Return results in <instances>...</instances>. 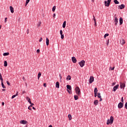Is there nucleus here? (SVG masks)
Listing matches in <instances>:
<instances>
[{"label":"nucleus","instance_id":"nucleus-1","mask_svg":"<svg viewBox=\"0 0 127 127\" xmlns=\"http://www.w3.org/2000/svg\"><path fill=\"white\" fill-rule=\"evenodd\" d=\"M114 121V118L113 116H111L110 119L107 120V125H112L113 124Z\"/></svg>","mask_w":127,"mask_h":127},{"label":"nucleus","instance_id":"nucleus-2","mask_svg":"<svg viewBox=\"0 0 127 127\" xmlns=\"http://www.w3.org/2000/svg\"><path fill=\"white\" fill-rule=\"evenodd\" d=\"M75 93L77 95H78V96H79V95H80L81 94V91L80 89L79 88V87L76 86L75 88Z\"/></svg>","mask_w":127,"mask_h":127},{"label":"nucleus","instance_id":"nucleus-3","mask_svg":"<svg viewBox=\"0 0 127 127\" xmlns=\"http://www.w3.org/2000/svg\"><path fill=\"white\" fill-rule=\"evenodd\" d=\"M112 0H108L107 1H104V4L105 6H109Z\"/></svg>","mask_w":127,"mask_h":127},{"label":"nucleus","instance_id":"nucleus-4","mask_svg":"<svg viewBox=\"0 0 127 127\" xmlns=\"http://www.w3.org/2000/svg\"><path fill=\"white\" fill-rule=\"evenodd\" d=\"M85 62L84 60H82L80 62L78 63V64H79L80 66L82 67L85 65Z\"/></svg>","mask_w":127,"mask_h":127},{"label":"nucleus","instance_id":"nucleus-5","mask_svg":"<svg viewBox=\"0 0 127 127\" xmlns=\"http://www.w3.org/2000/svg\"><path fill=\"white\" fill-rule=\"evenodd\" d=\"M124 106V104L122 102H120L118 105V109H122V108H123Z\"/></svg>","mask_w":127,"mask_h":127},{"label":"nucleus","instance_id":"nucleus-6","mask_svg":"<svg viewBox=\"0 0 127 127\" xmlns=\"http://www.w3.org/2000/svg\"><path fill=\"white\" fill-rule=\"evenodd\" d=\"M94 77L93 76H90V78H89V83L90 84H92V83H93V82H94Z\"/></svg>","mask_w":127,"mask_h":127},{"label":"nucleus","instance_id":"nucleus-7","mask_svg":"<svg viewBox=\"0 0 127 127\" xmlns=\"http://www.w3.org/2000/svg\"><path fill=\"white\" fill-rule=\"evenodd\" d=\"M119 87V84H117L116 86H114L113 91L116 92V90H118Z\"/></svg>","mask_w":127,"mask_h":127},{"label":"nucleus","instance_id":"nucleus-8","mask_svg":"<svg viewBox=\"0 0 127 127\" xmlns=\"http://www.w3.org/2000/svg\"><path fill=\"white\" fill-rule=\"evenodd\" d=\"M20 124H22V125H26V124H27V121L25 120L20 121Z\"/></svg>","mask_w":127,"mask_h":127},{"label":"nucleus","instance_id":"nucleus-9","mask_svg":"<svg viewBox=\"0 0 127 127\" xmlns=\"http://www.w3.org/2000/svg\"><path fill=\"white\" fill-rule=\"evenodd\" d=\"M71 61L73 63H76L77 62V60L74 57L71 58Z\"/></svg>","mask_w":127,"mask_h":127},{"label":"nucleus","instance_id":"nucleus-10","mask_svg":"<svg viewBox=\"0 0 127 127\" xmlns=\"http://www.w3.org/2000/svg\"><path fill=\"white\" fill-rule=\"evenodd\" d=\"M119 22H120V25L123 24V18L122 17L120 18Z\"/></svg>","mask_w":127,"mask_h":127},{"label":"nucleus","instance_id":"nucleus-11","mask_svg":"<svg viewBox=\"0 0 127 127\" xmlns=\"http://www.w3.org/2000/svg\"><path fill=\"white\" fill-rule=\"evenodd\" d=\"M114 21L115 22V25H117V24L119 23L118 19L117 18V17L116 16H115V20H114Z\"/></svg>","mask_w":127,"mask_h":127},{"label":"nucleus","instance_id":"nucleus-12","mask_svg":"<svg viewBox=\"0 0 127 127\" xmlns=\"http://www.w3.org/2000/svg\"><path fill=\"white\" fill-rule=\"evenodd\" d=\"M56 88H57L58 89H59L60 88V83L58 81L56 83Z\"/></svg>","mask_w":127,"mask_h":127},{"label":"nucleus","instance_id":"nucleus-13","mask_svg":"<svg viewBox=\"0 0 127 127\" xmlns=\"http://www.w3.org/2000/svg\"><path fill=\"white\" fill-rule=\"evenodd\" d=\"M66 89L67 90H69V91H71V90L72 89V87L70 85H66Z\"/></svg>","mask_w":127,"mask_h":127},{"label":"nucleus","instance_id":"nucleus-14","mask_svg":"<svg viewBox=\"0 0 127 127\" xmlns=\"http://www.w3.org/2000/svg\"><path fill=\"white\" fill-rule=\"evenodd\" d=\"M119 7L121 9H123L125 7V5L123 4H122L121 5L119 6Z\"/></svg>","mask_w":127,"mask_h":127},{"label":"nucleus","instance_id":"nucleus-15","mask_svg":"<svg viewBox=\"0 0 127 127\" xmlns=\"http://www.w3.org/2000/svg\"><path fill=\"white\" fill-rule=\"evenodd\" d=\"M46 44L47 46H48L49 45V39L48 38H46Z\"/></svg>","mask_w":127,"mask_h":127},{"label":"nucleus","instance_id":"nucleus-16","mask_svg":"<svg viewBox=\"0 0 127 127\" xmlns=\"http://www.w3.org/2000/svg\"><path fill=\"white\" fill-rule=\"evenodd\" d=\"M121 89H123V88H125L126 84L125 83H122L120 84Z\"/></svg>","mask_w":127,"mask_h":127},{"label":"nucleus","instance_id":"nucleus-17","mask_svg":"<svg viewBox=\"0 0 127 127\" xmlns=\"http://www.w3.org/2000/svg\"><path fill=\"white\" fill-rule=\"evenodd\" d=\"M66 23V21H64V22L63 23V26H62L63 28H65Z\"/></svg>","mask_w":127,"mask_h":127},{"label":"nucleus","instance_id":"nucleus-18","mask_svg":"<svg viewBox=\"0 0 127 127\" xmlns=\"http://www.w3.org/2000/svg\"><path fill=\"white\" fill-rule=\"evenodd\" d=\"M10 11H11V13H14V8L12 6H10Z\"/></svg>","mask_w":127,"mask_h":127},{"label":"nucleus","instance_id":"nucleus-19","mask_svg":"<svg viewBox=\"0 0 127 127\" xmlns=\"http://www.w3.org/2000/svg\"><path fill=\"white\" fill-rule=\"evenodd\" d=\"M71 76H70V75H68V76H67V77H66V80L67 81L70 80H71Z\"/></svg>","mask_w":127,"mask_h":127},{"label":"nucleus","instance_id":"nucleus-20","mask_svg":"<svg viewBox=\"0 0 127 127\" xmlns=\"http://www.w3.org/2000/svg\"><path fill=\"white\" fill-rule=\"evenodd\" d=\"M98 103H99V101L97 100H96L94 101V105H95V106H97Z\"/></svg>","mask_w":127,"mask_h":127},{"label":"nucleus","instance_id":"nucleus-21","mask_svg":"<svg viewBox=\"0 0 127 127\" xmlns=\"http://www.w3.org/2000/svg\"><path fill=\"white\" fill-rule=\"evenodd\" d=\"M26 100H27V101H28V102L30 104L31 103V99L30 98H29L28 97H26Z\"/></svg>","mask_w":127,"mask_h":127},{"label":"nucleus","instance_id":"nucleus-22","mask_svg":"<svg viewBox=\"0 0 127 127\" xmlns=\"http://www.w3.org/2000/svg\"><path fill=\"white\" fill-rule=\"evenodd\" d=\"M121 44L124 45L126 43V41L124 39H122V41H120Z\"/></svg>","mask_w":127,"mask_h":127},{"label":"nucleus","instance_id":"nucleus-23","mask_svg":"<svg viewBox=\"0 0 127 127\" xmlns=\"http://www.w3.org/2000/svg\"><path fill=\"white\" fill-rule=\"evenodd\" d=\"M98 89H97V87H95V88H94V93H96V94H98Z\"/></svg>","mask_w":127,"mask_h":127},{"label":"nucleus","instance_id":"nucleus-24","mask_svg":"<svg viewBox=\"0 0 127 127\" xmlns=\"http://www.w3.org/2000/svg\"><path fill=\"white\" fill-rule=\"evenodd\" d=\"M74 99L75 101H77V100H78V96L77 95H74Z\"/></svg>","mask_w":127,"mask_h":127},{"label":"nucleus","instance_id":"nucleus-25","mask_svg":"<svg viewBox=\"0 0 127 127\" xmlns=\"http://www.w3.org/2000/svg\"><path fill=\"white\" fill-rule=\"evenodd\" d=\"M68 118L69 121H71L72 120V116L70 114L68 115Z\"/></svg>","mask_w":127,"mask_h":127},{"label":"nucleus","instance_id":"nucleus-26","mask_svg":"<svg viewBox=\"0 0 127 127\" xmlns=\"http://www.w3.org/2000/svg\"><path fill=\"white\" fill-rule=\"evenodd\" d=\"M41 72H39L38 74V80H39L41 76Z\"/></svg>","mask_w":127,"mask_h":127},{"label":"nucleus","instance_id":"nucleus-27","mask_svg":"<svg viewBox=\"0 0 127 127\" xmlns=\"http://www.w3.org/2000/svg\"><path fill=\"white\" fill-rule=\"evenodd\" d=\"M7 66V61H4V66L6 67Z\"/></svg>","mask_w":127,"mask_h":127},{"label":"nucleus","instance_id":"nucleus-28","mask_svg":"<svg viewBox=\"0 0 127 127\" xmlns=\"http://www.w3.org/2000/svg\"><path fill=\"white\" fill-rule=\"evenodd\" d=\"M56 9V6H54L53 7V8H52V11L53 12H55Z\"/></svg>","mask_w":127,"mask_h":127},{"label":"nucleus","instance_id":"nucleus-29","mask_svg":"<svg viewBox=\"0 0 127 127\" xmlns=\"http://www.w3.org/2000/svg\"><path fill=\"white\" fill-rule=\"evenodd\" d=\"M9 53L8 52L7 53H3V56H8L9 55Z\"/></svg>","mask_w":127,"mask_h":127},{"label":"nucleus","instance_id":"nucleus-30","mask_svg":"<svg viewBox=\"0 0 127 127\" xmlns=\"http://www.w3.org/2000/svg\"><path fill=\"white\" fill-rule=\"evenodd\" d=\"M114 3H115V4H119V2L118 1V0H114Z\"/></svg>","mask_w":127,"mask_h":127},{"label":"nucleus","instance_id":"nucleus-31","mask_svg":"<svg viewBox=\"0 0 127 127\" xmlns=\"http://www.w3.org/2000/svg\"><path fill=\"white\" fill-rule=\"evenodd\" d=\"M41 23L42 22L41 21H39L38 24H37V27H40L41 26Z\"/></svg>","mask_w":127,"mask_h":127},{"label":"nucleus","instance_id":"nucleus-32","mask_svg":"<svg viewBox=\"0 0 127 127\" xmlns=\"http://www.w3.org/2000/svg\"><path fill=\"white\" fill-rule=\"evenodd\" d=\"M97 97L99 98H101V93H97Z\"/></svg>","mask_w":127,"mask_h":127},{"label":"nucleus","instance_id":"nucleus-33","mask_svg":"<svg viewBox=\"0 0 127 127\" xmlns=\"http://www.w3.org/2000/svg\"><path fill=\"white\" fill-rule=\"evenodd\" d=\"M1 85L2 86V88H3V89H5L6 87L4 86L3 82L1 83Z\"/></svg>","mask_w":127,"mask_h":127},{"label":"nucleus","instance_id":"nucleus-34","mask_svg":"<svg viewBox=\"0 0 127 127\" xmlns=\"http://www.w3.org/2000/svg\"><path fill=\"white\" fill-rule=\"evenodd\" d=\"M16 96H18V92H17V94H16V95H14L13 96H12V99H14V98H15V97H16Z\"/></svg>","mask_w":127,"mask_h":127},{"label":"nucleus","instance_id":"nucleus-35","mask_svg":"<svg viewBox=\"0 0 127 127\" xmlns=\"http://www.w3.org/2000/svg\"><path fill=\"white\" fill-rule=\"evenodd\" d=\"M30 0H26V4H25V6H27L28 3L29 2Z\"/></svg>","mask_w":127,"mask_h":127},{"label":"nucleus","instance_id":"nucleus-36","mask_svg":"<svg viewBox=\"0 0 127 127\" xmlns=\"http://www.w3.org/2000/svg\"><path fill=\"white\" fill-rule=\"evenodd\" d=\"M109 35V34L108 33L105 34L104 35V38H106V37L108 36Z\"/></svg>","mask_w":127,"mask_h":127},{"label":"nucleus","instance_id":"nucleus-37","mask_svg":"<svg viewBox=\"0 0 127 127\" xmlns=\"http://www.w3.org/2000/svg\"><path fill=\"white\" fill-rule=\"evenodd\" d=\"M93 19L94 20V22H96V19L94 15H93Z\"/></svg>","mask_w":127,"mask_h":127},{"label":"nucleus","instance_id":"nucleus-38","mask_svg":"<svg viewBox=\"0 0 127 127\" xmlns=\"http://www.w3.org/2000/svg\"><path fill=\"white\" fill-rule=\"evenodd\" d=\"M125 108L127 110V102H126L125 104Z\"/></svg>","mask_w":127,"mask_h":127},{"label":"nucleus","instance_id":"nucleus-39","mask_svg":"<svg viewBox=\"0 0 127 127\" xmlns=\"http://www.w3.org/2000/svg\"><path fill=\"white\" fill-rule=\"evenodd\" d=\"M61 39H63L64 38V34H61Z\"/></svg>","mask_w":127,"mask_h":127},{"label":"nucleus","instance_id":"nucleus-40","mask_svg":"<svg viewBox=\"0 0 127 127\" xmlns=\"http://www.w3.org/2000/svg\"><path fill=\"white\" fill-rule=\"evenodd\" d=\"M107 45L109 46V39H108V40L106 41Z\"/></svg>","mask_w":127,"mask_h":127},{"label":"nucleus","instance_id":"nucleus-41","mask_svg":"<svg viewBox=\"0 0 127 127\" xmlns=\"http://www.w3.org/2000/svg\"><path fill=\"white\" fill-rule=\"evenodd\" d=\"M32 106H29V107H28V109H29V110H30V111H31V110H32Z\"/></svg>","mask_w":127,"mask_h":127},{"label":"nucleus","instance_id":"nucleus-42","mask_svg":"<svg viewBox=\"0 0 127 127\" xmlns=\"http://www.w3.org/2000/svg\"><path fill=\"white\" fill-rule=\"evenodd\" d=\"M121 102H122V103H124V97H122L121 98Z\"/></svg>","mask_w":127,"mask_h":127},{"label":"nucleus","instance_id":"nucleus-43","mask_svg":"<svg viewBox=\"0 0 127 127\" xmlns=\"http://www.w3.org/2000/svg\"><path fill=\"white\" fill-rule=\"evenodd\" d=\"M60 33L61 35H63V30H61L60 31Z\"/></svg>","mask_w":127,"mask_h":127},{"label":"nucleus","instance_id":"nucleus-44","mask_svg":"<svg viewBox=\"0 0 127 127\" xmlns=\"http://www.w3.org/2000/svg\"><path fill=\"white\" fill-rule=\"evenodd\" d=\"M0 80H1V83H3V79L2 77H1V78H0Z\"/></svg>","mask_w":127,"mask_h":127},{"label":"nucleus","instance_id":"nucleus-45","mask_svg":"<svg viewBox=\"0 0 127 127\" xmlns=\"http://www.w3.org/2000/svg\"><path fill=\"white\" fill-rule=\"evenodd\" d=\"M30 105H31V106H30V107H32V106H34V103H32V102H31V103H30Z\"/></svg>","mask_w":127,"mask_h":127},{"label":"nucleus","instance_id":"nucleus-46","mask_svg":"<svg viewBox=\"0 0 127 127\" xmlns=\"http://www.w3.org/2000/svg\"><path fill=\"white\" fill-rule=\"evenodd\" d=\"M42 40H43L42 38H40V39L39 40V42H42Z\"/></svg>","mask_w":127,"mask_h":127},{"label":"nucleus","instance_id":"nucleus-47","mask_svg":"<svg viewBox=\"0 0 127 127\" xmlns=\"http://www.w3.org/2000/svg\"><path fill=\"white\" fill-rule=\"evenodd\" d=\"M110 68L111 70H114L115 69V66H114L113 67H110Z\"/></svg>","mask_w":127,"mask_h":127},{"label":"nucleus","instance_id":"nucleus-48","mask_svg":"<svg viewBox=\"0 0 127 127\" xmlns=\"http://www.w3.org/2000/svg\"><path fill=\"white\" fill-rule=\"evenodd\" d=\"M43 86H44V87H47V84L46 83H44L43 84Z\"/></svg>","mask_w":127,"mask_h":127},{"label":"nucleus","instance_id":"nucleus-49","mask_svg":"<svg viewBox=\"0 0 127 127\" xmlns=\"http://www.w3.org/2000/svg\"><path fill=\"white\" fill-rule=\"evenodd\" d=\"M7 85H8V86H10V83L7 81Z\"/></svg>","mask_w":127,"mask_h":127},{"label":"nucleus","instance_id":"nucleus-50","mask_svg":"<svg viewBox=\"0 0 127 127\" xmlns=\"http://www.w3.org/2000/svg\"><path fill=\"white\" fill-rule=\"evenodd\" d=\"M7 18H5V21H4V22H5V23H6V22H7Z\"/></svg>","mask_w":127,"mask_h":127},{"label":"nucleus","instance_id":"nucleus-51","mask_svg":"<svg viewBox=\"0 0 127 127\" xmlns=\"http://www.w3.org/2000/svg\"><path fill=\"white\" fill-rule=\"evenodd\" d=\"M29 29H27V34H29Z\"/></svg>","mask_w":127,"mask_h":127},{"label":"nucleus","instance_id":"nucleus-52","mask_svg":"<svg viewBox=\"0 0 127 127\" xmlns=\"http://www.w3.org/2000/svg\"><path fill=\"white\" fill-rule=\"evenodd\" d=\"M97 94L98 93H94V97L96 98V97L97 96Z\"/></svg>","mask_w":127,"mask_h":127},{"label":"nucleus","instance_id":"nucleus-53","mask_svg":"<svg viewBox=\"0 0 127 127\" xmlns=\"http://www.w3.org/2000/svg\"><path fill=\"white\" fill-rule=\"evenodd\" d=\"M40 50L39 49L37 50V53H40Z\"/></svg>","mask_w":127,"mask_h":127},{"label":"nucleus","instance_id":"nucleus-54","mask_svg":"<svg viewBox=\"0 0 127 127\" xmlns=\"http://www.w3.org/2000/svg\"><path fill=\"white\" fill-rule=\"evenodd\" d=\"M67 92H68L69 94H71V92H70V91H69V90H67Z\"/></svg>","mask_w":127,"mask_h":127},{"label":"nucleus","instance_id":"nucleus-55","mask_svg":"<svg viewBox=\"0 0 127 127\" xmlns=\"http://www.w3.org/2000/svg\"><path fill=\"white\" fill-rule=\"evenodd\" d=\"M114 85H116V82H113L112 84V86H114Z\"/></svg>","mask_w":127,"mask_h":127},{"label":"nucleus","instance_id":"nucleus-56","mask_svg":"<svg viewBox=\"0 0 127 127\" xmlns=\"http://www.w3.org/2000/svg\"><path fill=\"white\" fill-rule=\"evenodd\" d=\"M99 101H100V102H102V101H103V99L101 97L100 98Z\"/></svg>","mask_w":127,"mask_h":127},{"label":"nucleus","instance_id":"nucleus-57","mask_svg":"<svg viewBox=\"0 0 127 127\" xmlns=\"http://www.w3.org/2000/svg\"><path fill=\"white\" fill-rule=\"evenodd\" d=\"M94 25L95 26H97V22L96 21V22H94Z\"/></svg>","mask_w":127,"mask_h":127},{"label":"nucleus","instance_id":"nucleus-58","mask_svg":"<svg viewBox=\"0 0 127 127\" xmlns=\"http://www.w3.org/2000/svg\"><path fill=\"white\" fill-rule=\"evenodd\" d=\"M55 16H56V14L54 13L53 15V17H55Z\"/></svg>","mask_w":127,"mask_h":127},{"label":"nucleus","instance_id":"nucleus-59","mask_svg":"<svg viewBox=\"0 0 127 127\" xmlns=\"http://www.w3.org/2000/svg\"><path fill=\"white\" fill-rule=\"evenodd\" d=\"M2 78V76L1 75V74L0 73V78Z\"/></svg>","mask_w":127,"mask_h":127},{"label":"nucleus","instance_id":"nucleus-60","mask_svg":"<svg viewBox=\"0 0 127 127\" xmlns=\"http://www.w3.org/2000/svg\"><path fill=\"white\" fill-rule=\"evenodd\" d=\"M60 81H62V76H60Z\"/></svg>","mask_w":127,"mask_h":127},{"label":"nucleus","instance_id":"nucleus-61","mask_svg":"<svg viewBox=\"0 0 127 127\" xmlns=\"http://www.w3.org/2000/svg\"><path fill=\"white\" fill-rule=\"evenodd\" d=\"M2 106H4V102H2Z\"/></svg>","mask_w":127,"mask_h":127},{"label":"nucleus","instance_id":"nucleus-62","mask_svg":"<svg viewBox=\"0 0 127 127\" xmlns=\"http://www.w3.org/2000/svg\"><path fill=\"white\" fill-rule=\"evenodd\" d=\"M48 127H53L52 125H49Z\"/></svg>","mask_w":127,"mask_h":127},{"label":"nucleus","instance_id":"nucleus-63","mask_svg":"<svg viewBox=\"0 0 127 127\" xmlns=\"http://www.w3.org/2000/svg\"><path fill=\"white\" fill-rule=\"evenodd\" d=\"M35 108L34 107H33V110H35Z\"/></svg>","mask_w":127,"mask_h":127},{"label":"nucleus","instance_id":"nucleus-64","mask_svg":"<svg viewBox=\"0 0 127 127\" xmlns=\"http://www.w3.org/2000/svg\"><path fill=\"white\" fill-rule=\"evenodd\" d=\"M2 91H5V89H2Z\"/></svg>","mask_w":127,"mask_h":127}]
</instances>
